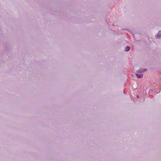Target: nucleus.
<instances>
[{
    "label": "nucleus",
    "mask_w": 161,
    "mask_h": 161,
    "mask_svg": "<svg viewBox=\"0 0 161 161\" xmlns=\"http://www.w3.org/2000/svg\"><path fill=\"white\" fill-rule=\"evenodd\" d=\"M158 37L159 38H161V31H159L158 32Z\"/></svg>",
    "instance_id": "20e7f679"
},
{
    "label": "nucleus",
    "mask_w": 161,
    "mask_h": 161,
    "mask_svg": "<svg viewBox=\"0 0 161 161\" xmlns=\"http://www.w3.org/2000/svg\"><path fill=\"white\" fill-rule=\"evenodd\" d=\"M152 92H153V91L152 90H150L149 91V93L150 94V93H152Z\"/></svg>",
    "instance_id": "39448f33"
},
{
    "label": "nucleus",
    "mask_w": 161,
    "mask_h": 161,
    "mask_svg": "<svg viewBox=\"0 0 161 161\" xmlns=\"http://www.w3.org/2000/svg\"><path fill=\"white\" fill-rule=\"evenodd\" d=\"M130 49V47L129 46H126L125 49V51L126 52H128Z\"/></svg>",
    "instance_id": "7ed1b4c3"
},
{
    "label": "nucleus",
    "mask_w": 161,
    "mask_h": 161,
    "mask_svg": "<svg viewBox=\"0 0 161 161\" xmlns=\"http://www.w3.org/2000/svg\"><path fill=\"white\" fill-rule=\"evenodd\" d=\"M136 75L138 78H142L143 76L142 74H139V73L136 74Z\"/></svg>",
    "instance_id": "f03ea898"
},
{
    "label": "nucleus",
    "mask_w": 161,
    "mask_h": 161,
    "mask_svg": "<svg viewBox=\"0 0 161 161\" xmlns=\"http://www.w3.org/2000/svg\"><path fill=\"white\" fill-rule=\"evenodd\" d=\"M137 98H139V97H138V96H137Z\"/></svg>",
    "instance_id": "423d86ee"
},
{
    "label": "nucleus",
    "mask_w": 161,
    "mask_h": 161,
    "mask_svg": "<svg viewBox=\"0 0 161 161\" xmlns=\"http://www.w3.org/2000/svg\"><path fill=\"white\" fill-rule=\"evenodd\" d=\"M147 69H140L139 70L137 71V72L138 73H142L146 71H147Z\"/></svg>",
    "instance_id": "f257e3e1"
}]
</instances>
